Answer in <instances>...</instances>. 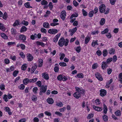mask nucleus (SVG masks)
<instances>
[{
    "mask_svg": "<svg viewBox=\"0 0 122 122\" xmlns=\"http://www.w3.org/2000/svg\"><path fill=\"white\" fill-rule=\"evenodd\" d=\"M90 39V38L88 37H86L85 39V43L86 44H87L89 42Z\"/></svg>",
    "mask_w": 122,
    "mask_h": 122,
    "instance_id": "obj_36",
    "label": "nucleus"
},
{
    "mask_svg": "<svg viewBox=\"0 0 122 122\" xmlns=\"http://www.w3.org/2000/svg\"><path fill=\"white\" fill-rule=\"evenodd\" d=\"M105 20L104 18H102L101 19L100 22V24L101 25H102L105 23Z\"/></svg>",
    "mask_w": 122,
    "mask_h": 122,
    "instance_id": "obj_31",
    "label": "nucleus"
},
{
    "mask_svg": "<svg viewBox=\"0 0 122 122\" xmlns=\"http://www.w3.org/2000/svg\"><path fill=\"white\" fill-rule=\"evenodd\" d=\"M95 76L99 80L101 81H102L103 80L101 75L98 72L96 73L95 74Z\"/></svg>",
    "mask_w": 122,
    "mask_h": 122,
    "instance_id": "obj_4",
    "label": "nucleus"
},
{
    "mask_svg": "<svg viewBox=\"0 0 122 122\" xmlns=\"http://www.w3.org/2000/svg\"><path fill=\"white\" fill-rule=\"evenodd\" d=\"M105 6L103 4H101L99 7V10L101 13H103L105 11Z\"/></svg>",
    "mask_w": 122,
    "mask_h": 122,
    "instance_id": "obj_2",
    "label": "nucleus"
},
{
    "mask_svg": "<svg viewBox=\"0 0 122 122\" xmlns=\"http://www.w3.org/2000/svg\"><path fill=\"white\" fill-rule=\"evenodd\" d=\"M103 56L104 57L107 56L108 54L106 50H104L102 52Z\"/></svg>",
    "mask_w": 122,
    "mask_h": 122,
    "instance_id": "obj_29",
    "label": "nucleus"
},
{
    "mask_svg": "<svg viewBox=\"0 0 122 122\" xmlns=\"http://www.w3.org/2000/svg\"><path fill=\"white\" fill-rule=\"evenodd\" d=\"M27 67L26 64H24L21 67L22 70L25 71L26 70Z\"/></svg>",
    "mask_w": 122,
    "mask_h": 122,
    "instance_id": "obj_30",
    "label": "nucleus"
},
{
    "mask_svg": "<svg viewBox=\"0 0 122 122\" xmlns=\"http://www.w3.org/2000/svg\"><path fill=\"white\" fill-rule=\"evenodd\" d=\"M59 24L58 23H55L53 22L50 24L52 26H55Z\"/></svg>",
    "mask_w": 122,
    "mask_h": 122,
    "instance_id": "obj_59",
    "label": "nucleus"
},
{
    "mask_svg": "<svg viewBox=\"0 0 122 122\" xmlns=\"http://www.w3.org/2000/svg\"><path fill=\"white\" fill-rule=\"evenodd\" d=\"M47 101L48 103L50 104H52L54 102L53 99L52 98H48L47 99Z\"/></svg>",
    "mask_w": 122,
    "mask_h": 122,
    "instance_id": "obj_19",
    "label": "nucleus"
},
{
    "mask_svg": "<svg viewBox=\"0 0 122 122\" xmlns=\"http://www.w3.org/2000/svg\"><path fill=\"white\" fill-rule=\"evenodd\" d=\"M58 31V30L56 29H51L49 30L48 32L50 34H55L57 33Z\"/></svg>",
    "mask_w": 122,
    "mask_h": 122,
    "instance_id": "obj_3",
    "label": "nucleus"
},
{
    "mask_svg": "<svg viewBox=\"0 0 122 122\" xmlns=\"http://www.w3.org/2000/svg\"><path fill=\"white\" fill-rule=\"evenodd\" d=\"M93 108L96 110L97 111H101L102 110V107H99L95 106H93Z\"/></svg>",
    "mask_w": 122,
    "mask_h": 122,
    "instance_id": "obj_9",
    "label": "nucleus"
},
{
    "mask_svg": "<svg viewBox=\"0 0 122 122\" xmlns=\"http://www.w3.org/2000/svg\"><path fill=\"white\" fill-rule=\"evenodd\" d=\"M93 114L91 113L89 114L87 117V119H89L91 118H92L93 117Z\"/></svg>",
    "mask_w": 122,
    "mask_h": 122,
    "instance_id": "obj_46",
    "label": "nucleus"
},
{
    "mask_svg": "<svg viewBox=\"0 0 122 122\" xmlns=\"http://www.w3.org/2000/svg\"><path fill=\"white\" fill-rule=\"evenodd\" d=\"M108 31V30L107 28H106L104 30L102 31L101 32L102 34H104L107 33Z\"/></svg>",
    "mask_w": 122,
    "mask_h": 122,
    "instance_id": "obj_41",
    "label": "nucleus"
},
{
    "mask_svg": "<svg viewBox=\"0 0 122 122\" xmlns=\"http://www.w3.org/2000/svg\"><path fill=\"white\" fill-rule=\"evenodd\" d=\"M62 75H60L58 76L57 78L59 81H61L62 79Z\"/></svg>",
    "mask_w": 122,
    "mask_h": 122,
    "instance_id": "obj_49",
    "label": "nucleus"
},
{
    "mask_svg": "<svg viewBox=\"0 0 122 122\" xmlns=\"http://www.w3.org/2000/svg\"><path fill=\"white\" fill-rule=\"evenodd\" d=\"M42 77L46 80H48L49 77L48 75L46 73H42Z\"/></svg>",
    "mask_w": 122,
    "mask_h": 122,
    "instance_id": "obj_10",
    "label": "nucleus"
},
{
    "mask_svg": "<svg viewBox=\"0 0 122 122\" xmlns=\"http://www.w3.org/2000/svg\"><path fill=\"white\" fill-rule=\"evenodd\" d=\"M59 65L60 66H67L66 63L63 62H60Z\"/></svg>",
    "mask_w": 122,
    "mask_h": 122,
    "instance_id": "obj_38",
    "label": "nucleus"
},
{
    "mask_svg": "<svg viewBox=\"0 0 122 122\" xmlns=\"http://www.w3.org/2000/svg\"><path fill=\"white\" fill-rule=\"evenodd\" d=\"M43 26L44 28H48L49 27V25L47 22H45L43 23Z\"/></svg>",
    "mask_w": 122,
    "mask_h": 122,
    "instance_id": "obj_18",
    "label": "nucleus"
},
{
    "mask_svg": "<svg viewBox=\"0 0 122 122\" xmlns=\"http://www.w3.org/2000/svg\"><path fill=\"white\" fill-rule=\"evenodd\" d=\"M82 12L83 15L84 16H87V13L85 10L84 9H83L82 10Z\"/></svg>",
    "mask_w": 122,
    "mask_h": 122,
    "instance_id": "obj_43",
    "label": "nucleus"
},
{
    "mask_svg": "<svg viewBox=\"0 0 122 122\" xmlns=\"http://www.w3.org/2000/svg\"><path fill=\"white\" fill-rule=\"evenodd\" d=\"M98 67L97 63H95L92 66V68L94 69H96Z\"/></svg>",
    "mask_w": 122,
    "mask_h": 122,
    "instance_id": "obj_55",
    "label": "nucleus"
},
{
    "mask_svg": "<svg viewBox=\"0 0 122 122\" xmlns=\"http://www.w3.org/2000/svg\"><path fill=\"white\" fill-rule=\"evenodd\" d=\"M19 71H14L13 73V75L14 76H17V74L18 73Z\"/></svg>",
    "mask_w": 122,
    "mask_h": 122,
    "instance_id": "obj_47",
    "label": "nucleus"
},
{
    "mask_svg": "<svg viewBox=\"0 0 122 122\" xmlns=\"http://www.w3.org/2000/svg\"><path fill=\"white\" fill-rule=\"evenodd\" d=\"M93 11H92L90 12L89 13V16L90 17H92L93 16V14L94 13Z\"/></svg>",
    "mask_w": 122,
    "mask_h": 122,
    "instance_id": "obj_51",
    "label": "nucleus"
},
{
    "mask_svg": "<svg viewBox=\"0 0 122 122\" xmlns=\"http://www.w3.org/2000/svg\"><path fill=\"white\" fill-rule=\"evenodd\" d=\"M115 114L117 116H120L121 115V112L120 110H118L115 112Z\"/></svg>",
    "mask_w": 122,
    "mask_h": 122,
    "instance_id": "obj_22",
    "label": "nucleus"
},
{
    "mask_svg": "<svg viewBox=\"0 0 122 122\" xmlns=\"http://www.w3.org/2000/svg\"><path fill=\"white\" fill-rule=\"evenodd\" d=\"M7 13L6 12H5L4 14L3 18L5 20H6L7 19Z\"/></svg>",
    "mask_w": 122,
    "mask_h": 122,
    "instance_id": "obj_45",
    "label": "nucleus"
},
{
    "mask_svg": "<svg viewBox=\"0 0 122 122\" xmlns=\"http://www.w3.org/2000/svg\"><path fill=\"white\" fill-rule=\"evenodd\" d=\"M28 79L26 78L23 80V82L25 85H27L28 83Z\"/></svg>",
    "mask_w": 122,
    "mask_h": 122,
    "instance_id": "obj_24",
    "label": "nucleus"
},
{
    "mask_svg": "<svg viewBox=\"0 0 122 122\" xmlns=\"http://www.w3.org/2000/svg\"><path fill=\"white\" fill-rule=\"evenodd\" d=\"M54 70L56 72H58L59 70V68L57 66H55L54 68Z\"/></svg>",
    "mask_w": 122,
    "mask_h": 122,
    "instance_id": "obj_57",
    "label": "nucleus"
},
{
    "mask_svg": "<svg viewBox=\"0 0 122 122\" xmlns=\"http://www.w3.org/2000/svg\"><path fill=\"white\" fill-rule=\"evenodd\" d=\"M39 64L38 65V67H40L42 66L43 63V60H42L40 59L39 60Z\"/></svg>",
    "mask_w": 122,
    "mask_h": 122,
    "instance_id": "obj_26",
    "label": "nucleus"
},
{
    "mask_svg": "<svg viewBox=\"0 0 122 122\" xmlns=\"http://www.w3.org/2000/svg\"><path fill=\"white\" fill-rule=\"evenodd\" d=\"M36 84L39 87H41V83L40 81H37L36 83Z\"/></svg>",
    "mask_w": 122,
    "mask_h": 122,
    "instance_id": "obj_48",
    "label": "nucleus"
},
{
    "mask_svg": "<svg viewBox=\"0 0 122 122\" xmlns=\"http://www.w3.org/2000/svg\"><path fill=\"white\" fill-rule=\"evenodd\" d=\"M73 4L76 7L77 6L79 3L76 1L74 0L73 1Z\"/></svg>",
    "mask_w": 122,
    "mask_h": 122,
    "instance_id": "obj_40",
    "label": "nucleus"
},
{
    "mask_svg": "<svg viewBox=\"0 0 122 122\" xmlns=\"http://www.w3.org/2000/svg\"><path fill=\"white\" fill-rule=\"evenodd\" d=\"M115 50L114 49L112 48L109 50V53L111 54H115Z\"/></svg>",
    "mask_w": 122,
    "mask_h": 122,
    "instance_id": "obj_37",
    "label": "nucleus"
},
{
    "mask_svg": "<svg viewBox=\"0 0 122 122\" xmlns=\"http://www.w3.org/2000/svg\"><path fill=\"white\" fill-rule=\"evenodd\" d=\"M77 30V29L76 27H75V28L72 29V30H69V32H70V35L72 36L73 35L74 33Z\"/></svg>",
    "mask_w": 122,
    "mask_h": 122,
    "instance_id": "obj_12",
    "label": "nucleus"
},
{
    "mask_svg": "<svg viewBox=\"0 0 122 122\" xmlns=\"http://www.w3.org/2000/svg\"><path fill=\"white\" fill-rule=\"evenodd\" d=\"M41 31L43 32L46 33V32L47 31L46 30L43 28H41Z\"/></svg>",
    "mask_w": 122,
    "mask_h": 122,
    "instance_id": "obj_54",
    "label": "nucleus"
},
{
    "mask_svg": "<svg viewBox=\"0 0 122 122\" xmlns=\"http://www.w3.org/2000/svg\"><path fill=\"white\" fill-rule=\"evenodd\" d=\"M107 64L106 62L103 61L102 65V68L103 69H106L107 66Z\"/></svg>",
    "mask_w": 122,
    "mask_h": 122,
    "instance_id": "obj_13",
    "label": "nucleus"
},
{
    "mask_svg": "<svg viewBox=\"0 0 122 122\" xmlns=\"http://www.w3.org/2000/svg\"><path fill=\"white\" fill-rule=\"evenodd\" d=\"M41 3L42 5H47L48 3L47 1L45 0H43L41 2Z\"/></svg>",
    "mask_w": 122,
    "mask_h": 122,
    "instance_id": "obj_34",
    "label": "nucleus"
},
{
    "mask_svg": "<svg viewBox=\"0 0 122 122\" xmlns=\"http://www.w3.org/2000/svg\"><path fill=\"white\" fill-rule=\"evenodd\" d=\"M22 23L24 25H27L28 24V22L27 21L23 20L22 21Z\"/></svg>",
    "mask_w": 122,
    "mask_h": 122,
    "instance_id": "obj_50",
    "label": "nucleus"
},
{
    "mask_svg": "<svg viewBox=\"0 0 122 122\" xmlns=\"http://www.w3.org/2000/svg\"><path fill=\"white\" fill-rule=\"evenodd\" d=\"M61 35L60 34H59L57 35L53 39V41L56 42H57L58 38L60 37Z\"/></svg>",
    "mask_w": 122,
    "mask_h": 122,
    "instance_id": "obj_11",
    "label": "nucleus"
},
{
    "mask_svg": "<svg viewBox=\"0 0 122 122\" xmlns=\"http://www.w3.org/2000/svg\"><path fill=\"white\" fill-rule=\"evenodd\" d=\"M117 60V56L116 55H114L113 57V61L115 62Z\"/></svg>",
    "mask_w": 122,
    "mask_h": 122,
    "instance_id": "obj_64",
    "label": "nucleus"
},
{
    "mask_svg": "<svg viewBox=\"0 0 122 122\" xmlns=\"http://www.w3.org/2000/svg\"><path fill=\"white\" fill-rule=\"evenodd\" d=\"M3 99L5 102H7L8 101V99L7 98V95L6 94L4 95V97H3Z\"/></svg>",
    "mask_w": 122,
    "mask_h": 122,
    "instance_id": "obj_52",
    "label": "nucleus"
},
{
    "mask_svg": "<svg viewBox=\"0 0 122 122\" xmlns=\"http://www.w3.org/2000/svg\"><path fill=\"white\" fill-rule=\"evenodd\" d=\"M20 47L21 49L23 50H24L25 48V45L22 44H20Z\"/></svg>",
    "mask_w": 122,
    "mask_h": 122,
    "instance_id": "obj_61",
    "label": "nucleus"
},
{
    "mask_svg": "<svg viewBox=\"0 0 122 122\" xmlns=\"http://www.w3.org/2000/svg\"><path fill=\"white\" fill-rule=\"evenodd\" d=\"M100 94L101 96L103 97L105 96L106 94V91L103 89H102L100 90Z\"/></svg>",
    "mask_w": 122,
    "mask_h": 122,
    "instance_id": "obj_6",
    "label": "nucleus"
},
{
    "mask_svg": "<svg viewBox=\"0 0 122 122\" xmlns=\"http://www.w3.org/2000/svg\"><path fill=\"white\" fill-rule=\"evenodd\" d=\"M47 86H46L45 85L44 86V85H42L40 89V90L43 93L45 92L47 89Z\"/></svg>",
    "mask_w": 122,
    "mask_h": 122,
    "instance_id": "obj_5",
    "label": "nucleus"
},
{
    "mask_svg": "<svg viewBox=\"0 0 122 122\" xmlns=\"http://www.w3.org/2000/svg\"><path fill=\"white\" fill-rule=\"evenodd\" d=\"M98 41L97 40H96V41H93L92 44V46H94L96 45H98V44L97 43V42Z\"/></svg>",
    "mask_w": 122,
    "mask_h": 122,
    "instance_id": "obj_25",
    "label": "nucleus"
},
{
    "mask_svg": "<svg viewBox=\"0 0 122 122\" xmlns=\"http://www.w3.org/2000/svg\"><path fill=\"white\" fill-rule=\"evenodd\" d=\"M28 60V61H31L32 60L33 57L30 54H29L27 56Z\"/></svg>",
    "mask_w": 122,
    "mask_h": 122,
    "instance_id": "obj_14",
    "label": "nucleus"
},
{
    "mask_svg": "<svg viewBox=\"0 0 122 122\" xmlns=\"http://www.w3.org/2000/svg\"><path fill=\"white\" fill-rule=\"evenodd\" d=\"M103 112L105 114L107 113V107L105 104H103Z\"/></svg>",
    "mask_w": 122,
    "mask_h": 122,
    "instance_id": "obj_20",
    "label": "nucleus"
},
{
    "mask_svg": "<svg viewBox=\"0 0 122 122\" xmlns=\"http://www.w3.org/2000/svg\"><path fill=\"white\" fill-rule=\"evenodd\" d=\"M112 60V58H108L107 61L106 63H108L109 62H110Z\"/></svg>",
    "mask_w": 122,
    "mask_h": 122,
    "instance_id": "obj_56",
    "label": "nucleus"
},
{
    "mask_svg": "<svg viewBox=\"0 0 122 122\" xmlns=\"http://www.w3.org/2000/svg\"><path fill=\"white\" fill-rule=\"evenodd\" d=\"M1 37L3 38L4 39H7L8 37L5 34L3 33H2L1 34Z\"/></svg>",
    "mask_w": 122,
    "mask_h": 122,
    "instance_id": "obj_28",
    "label": "nucleus"
},
{
    "mask_svg": "<svg viewBox=\"0 0 122 122\" xmlns=\"http://www.w3.org/2000/svg\"><path fill=\"white\" fill-rule=\"evenodd\" d=\"M5 109L9 115H11L12 114L11 112L10 111V109L8 107H5Z\"/></svg>",
    "mask_w": 122,
    "mask_h": 122,
    "instance_id": "obj_15",
    "label": "nucleus"
},
{
    "mask_svg": "<svg viewBox=\"0 0 122 122\" xmlns=\"http://www.w3.org/2000/svg\"><path fill=\"white\" fill-rule=\"evenodd\" d=\"M33 92L35 93H37V91L38 90V88L37 87H34L33 89Z\"/></svg>",
    "mask_w": 122,
    "mask_h": 122,
    "instance_id": "obj_62",
    "label": "nucleus"
},
{
    "mask_svg": "<svg viewBox=\"0 0 122 122\" xmlns=\"http://www.w3.org/2000/svg\"><path fill=\"white\" fill-rule=\"evenodd\" d=\"M0 29H1L3 31H4L5 30V27L4 26L3 24H2V25L0 26Z\"/></svg>",
    "mask_w": 122,
    "mask_h": 122,
    "instance_id": "obj_39",
    "label": "nucleus"
},
{
    "mask_svg": "<svg viewBox=\"0 0 122 122\" xmlns=\"http://www.w3.org/2000/svg\"><path fill=\"white\" fill-rule=\"evenodd\" d=\"M102 117L103 120L105 121H108V117L107 115H104Z\"/></svg>",
    "mask_w": 122,
    "mask_h": 122,
    "instance_id": "obj_32",
    "label": "nucleus"
},
{
    "mask_svg": "<svg viewBox=\"0 0 122 122\" xmlns=\"http://www.w3.org/2000/svg\"><path fill=\"white\" fill-rule=\"evenodd\" d=\"M11 34L13 35H15L17 33V31L15 29L11 28Z\"/></svg>",
    "mask_w": 122,
    "mask_h": 122,
    "instance_id": "obj_17",
    "label": "nucleus"
},
{
    "mask_svg": "<svg viewBox=\"0 0 122 122\" xmlns=\"http://www.w3.org/2000/svg\"><path fill=\"white\" fill-rule=\"evenodd\" d=\"M107 73L109 75H110L111 74V72L112 71V69L109 68L107 69Z\"/></svg>",
    "mask_w": 122,
    "mask_h": 122,
    "instance_id": "obj_63",
    "label": "nucleus"
},
{
    "mask_svg": "<svg viewBox=\"0 0 122 122\" xmlns=\"http://www.w3.org/2000/svg\"><path fill=\"white\" fill-rule=\"evenodd\" d=\"M27 29V28L25 26H23L21 27L20 30L21 32H23L26 31Z\"/></svg>",
    "mask_w": 122,
    "mask_h": 122,
    "instance_id": "obj_21",
    "label": "nucleus"
},
{
    "mask_svg": "<svg viewBox=\"0 0 122 122\" xmlns=\"http://www.w3.org/2000/svg\"><path fill=\"white\" fill-rule=\"evenodd\" d=\"M83 75L82 73H79L77 74V77L79 78H83Z\"/></svg>",
    "mask_w": 122,
    "mask_h": 122,
    "instance_id": "obj_42",
    "label": "nucleus"
},
{
    "mask_svg": "<svg viewBox=\"0 0 122 122\" xmlns=\"http://www.w3.org/2000/svg\"><path fill=\"white\" fill-rule=\"evenodd\" d=\"M98 56H100L102 54V53L101 51L99 50H98L96 52Z\"/></svg>",
    "mask_w": 122,
    "mask_h": 122,
    "instance_id": "obj_58",
    "label": "nucleus"
},
{
    "mask_svg": "<svg viewBox=\"0 0 122 122\" xmlns=\"http://www.w3.org/2000/svg\"><path fill=\"white\" fill-rule=\"evenodd\" d=\"M74 96L77 99H78L81 96V94L79 92H77L74 94Z\"/></svg>",
    "mask_w": 122,
    "mask_h": 122,
    "instance_id": "obj_8",
    "label": "nucleus"
},
{
    "mask_svg": "<svg viewBox=\"0 0 122 122\" xmlns=\"http://www.w3.org/2000/svg\"><path fill=\"white\" fill-rule=\"evenodd\" d=\"M19 37L20 39L23 40V42H24V41L26 39L25 36L23 35H20Z\"/></svg>",
    "mask_w": 122,
    "mask_h": 122,
    "instance_id": "obj_16",
    "label": "nucleus"
},
{
    "mask_svg": "<svg viewBox=\"0 0 122 122\" xmlns=\"http://www.w3.org/2000/svg\"><path fill=\"white\" fill-rule=\"evenodd\" d=\"M25 6L27 8H32V7L30 5L29 2H27L25 4Z\"/></svg>",
    "mask_w": 122,
    "mask_h": 122,
    "instance_id": "obj_33",
    "label": "nucleus"
},
{
    "mask_svg": "<svg viewBox=\"0 0 122 122\" xmlns=\"http://www.w3.org/2000/svg\"><path fill=\"white\" fill-rule=\"evenodd\" d=\"M113 81L112 79H110V81L108 82L106 84V87H107L108 88L109 87V85L110 84H111Z\"/></svg>",
    "mask_w": 122,
    "mask_h": 122,
    "instance_id": "obj_23",
    "label": "nucleus"
},
{
    "mask_svg": "<svg viewBox=\"0 0 122 122\" xmlns=\"http://www.w3.org/2000/svg\"><path fill=\"white\" fill-rule=\"evenodd\" d=\"M74 48L77 53H79L81 50V48L80 46L76 47V48L75 47Z\"/></svg>",
    "mask_w": 122,
    "mask_h": 122,
    "instance_id": "obj_27",
    "label": "nucleus"
},
{
    "mask_svg": "<svg viewBox=\"0 0 122 122\" xmlns=\"http://www.w3.org/2000/svg\"><path fill=\"white\" fill-rule=\"evenodd\" d=\"M60 17L63 20H64L66 18V12L65 11H63L61 12Z\"/></svg>",
    "mask_w": 122,
    "mask_h": 122,
    "instance_id": "obj_7",
    "label": "nucleus"
},
{
    "mask_svg": "<svg viewBox=\"0 0 122 122\" xmlns=\"http://www.w3.org/2000/svg\"><path fill=\"white\" fill-rule=\"evenodd\" d=\"M55 114L60 117L62 115V114L59 112H56Z\"/></svg>",
    "mask_w": 122,
    "mask_h": 122,
    "instance_id": "obj_53",
    "label": "nucleus"
},
{
    "mask_svg": "<svg viewBox=\"0 0 122 122\" xmlns=\"http://www.w3.org/2000/svg\"><path fill=\"white\" fill-rule=\"evenodd\" d=\"M19 24V20L16 21L13 25V26H15L16 25H18Z\"/></svg>",
    "mask_w": 122,
    "mask_h": 122,
    "instance_id": "obj_35",
    "label": "nucleus"
},
{
    "mask_svg": "<svg viewBox=\"0 0 122 122\" xmlns=\"http://www.w3.org/2000/svg\"><path fill=\"white\" fill-rule=\"evenodd\" d=\"M25 86L23 84H21L20 86H19L18 87L20 89L23 90L25 88Z\"/></svg>",
    "mask_w": 122,
    "mask_h": 122,
    "instance_id": "obj_44",
    "label": "nucleus"
},
{
    "mask_svg": "<svg viewBox=\"0 0 122 122\" xmlns=\"http://www.w3.org/2000/svg\"><path fill=\"white\" fill-rule=\"evenodd\" d=\"M65 42V39L63 37L61 38L58 42V44L61 47H62L64 44Z\"/></svg>",
    "mask_w": 122,
    "mask_h": 122,
    "instance_id": "obj_1",
    "label": "nucleus"
},
{
    "mask_svg": "<svg viewBox=\"0 0 122 122\" xmlns=\"http://www.w3.org/2000/svg\"><path fill=\"white\" fill-rule=\"evenodd\" d=\"M110 2L112 5H114L116 1V0H110Z\"/></svg>",
    "mask_w": 122,
    "mask_h": 122,
    "instance_id": "obj_60",
    "label": "nucleus"
}]
</instances>
